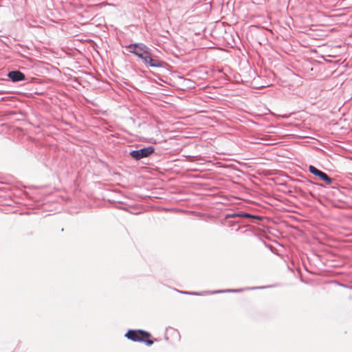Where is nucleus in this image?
<instances>
[{
    "mask_svg": "<svg viewBox=\"0 0 352 352\" xmlns=\"http://www.w3.org/2000/svg\"><path fill=\"white\" fill-rule=\"evenodd\" d=\"M125 337L133 342H145L148 346L153 344V341L150 339L151 333L143 330H129L126 333Z\"/></svg>",
    "mask_w": 352,
    "mask_h": 352,
    "instance_id": "obj_1",
    "label": "nucleus"
},
{
    "mask_svg": "<svg viewBox=\"0 0 352 352\" xmlns=\"http://www.w3.org/2000/svg\"><path fill=\"white\" fill-rule=\"evenodd\" d=\"M126 47L129 52L135 54L142 60L146 58V56L148 52V48L142 43L129 45Z\"/></svg>",
    "mask_w": 352,
    "mask_h": 352,
    "instance_id": "obj_2",
    "label": "nucleus"
},
{
    "mask_svg": "<svg viewBox=\"0 0 352 352\" xmlns=\"http://www.w3.org/2000/svg\"><path fill=\"white\" fill-rule=\"evenodd\" d=\"M154 152V148L152 146L141 148L137 151H133L130 153L131 156L136 160H139L143 157L149 156Z\"/></svg>",
    "mask_w": 352,
    "mask_h": 352,
    "instance_id": "obj_3",
    "label": "nucleus"
},
{
    "mask_svg": "<svg viewBox=\"0 0 352 352\" xmlns=\"http://www.w3.org/2000/svg\"><path fill=\"white\" fill-rule=\"evenodd\" d=\"M309 170L311 173L318 176L321 180L325 182L327 184L332 183V179L331 177H329L326 173L317 169L315 166H309Z\"/></svg>",
    "mask_w": 352,
    "mask_h": 352,
    "instance_id": "obj_4",
    "label": "nucleus"
},
{
    "mask_svg": "<svg viewBox=\"0 0 352 352\" xmlns=\"http://www.w3.org/2000/svg\"><path fill=\"white\" fill-rule=\"evenodd\" d=\"M8 77L14 82L23 80L25 75L20 71H12L8 73Z\"/></svg>",
    "mask_w": 352,
    "mask_h": 352,
    "instance_id": "obj_5",
    "label": "nucleus"
},
{
    "mask_svg": "<svg viewBox=\"0 0 352 352\" xmlns=\"http://www.w3.org/2000/svg\"><path fill=\"white\" fill-rule=\"evenodd\" d=\"M146 58H144L143 59V60H144V63L148 64L151 67H160L162 65L160 61H159V60H157L156 59L152 58L149 52L146 54Z\"/></svg>",
    "mask_w": 352,
    "mask_h": 352,
    "instance_id": "obj_6",
    "label": "nucleus"
},
{
    "mask_svg": "<svg viewBox=\"0 0 352 352\" xmlns=\"http://www.w3.org/2000/svg\"><path fill=\"white\" fill-rule=\"evenodd\" d=\"M243 216H245V217H250V215H249L248 214H245Z\"/></svg>",
    "mask_w": 352,
    "mask_h": 352,
    "instance_id": "obj_7",
    "label": "nucleus"
}]
</instances>
